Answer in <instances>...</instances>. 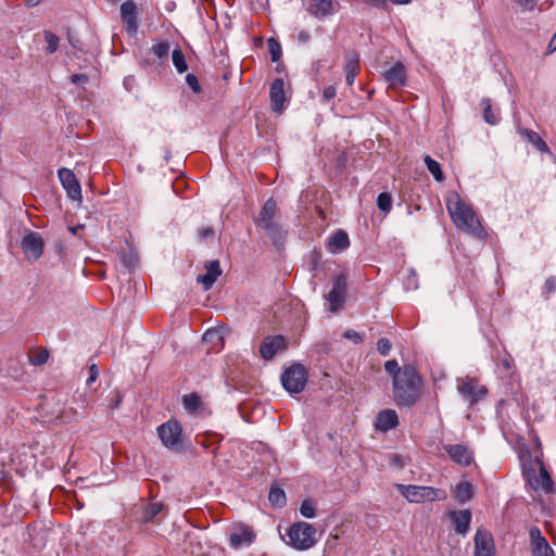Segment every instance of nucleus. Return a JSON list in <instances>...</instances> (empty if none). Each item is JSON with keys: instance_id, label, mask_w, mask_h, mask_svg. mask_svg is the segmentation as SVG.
I'll list each match as a JSON object with an SVG mask.
<instances>
[{"instance_id": "35", "label": "nucleus", "mask_w": 556, "mask_h": 556, "mask_svg": "<svg viewBox=\"0 0 556 556\" xmlns=\"http://www.w3.org/2000/svg\"><path fill=\"white\" fill-rule=\"evenodd\" d=\"M358 70L359 65L357 60L348 61L345 80L349 86H352L354 84Z\"/></svg>"}, {"instance_id": "1", "label": "nucleus", "mask_w": 556, "mask_h": 556, "mask_svg": "<svg viewBox=\"0 0 556 556\" xmlns=\"http://www.w3.org/2000/svg\"><path fill=\"white\" fill-rule=\"evenodd\" d=\"M386 371L392 376L393 400L399 407H413L421 397L424 378L415 366L406 364L400 367L395 359L384 363Z\"/></svg>"}, {"instance_id": "58", "label": "nucleus", "mask_w": 556, "mask_h": 556, "mask_svg": "<svg viewBox=\"0 0 556 556\" xmlns=\"http://www.w3.org/2000/svg\"><path fill=\"white\" fill-rule=\"evenodd\" d=\"M391 346H392V343L390 342L389 339L381 338L378 340L376 348H391Z\"/></svg>"}, {"instance_id": "53", "label": "nucleus", "mask_w": 556, "mask_h": 556, "mask_svg": "<svg viewBox=\"0 0 556 556\" xmlns=\"http://www.w3.org/2000/svg\"><path fill=\"white\" fill-rule=\"evenodd\" d=\"M390 463L397 468H403L405 465L403 457L399 454H393L390 457Z\"/></svg>"}, {"instance_id": "7", "label": "nucleus", "mask_w": 556, "mask_h": 556, "mask_svg": "<svg viewBox=\"0 0 556 556\" xmlns=\"http://www.w3.org/2000/svg\"><path fill=\"white\" fill-rule=\"evenodd\" d=\"M348 290V278L345 274H339L333 278L332 288L326 295L329 302V309L337 312L343 306Z\"/></svg>"}, {"instance_id": "22", "label": "nucleus", "mask_w": 556, "mask_h": 556, "mask_svg": "<svg viewBox=\"0 0 556 556\" xmlns=\"http://www.w3.org/2000/svg\"><path fill=\"white\" fill-rule=\"evenodd\" d=\"M350 245V238L344 230L334 231L328 240L327 250L336 254L338 252L344 251Z\"/></svg>"}, {"instance_id": "19", "label": "nucleus", "mask_w": 556, "mask_h": 556, "mask_svg": "<svg viewBox=\"0 0 556 556\" xmlns=\"http://www.w3.org/2000/svg\"><path fill=\"white\" fill-rule=\"evenodd\" d=\"M383 77L389 88L403 87L406 83L405 66L397 62L384 72Z\"/></svg>"}, {"instance_id": "41", "label": "nucleus", "mask_w": 556, "mask_h": 556, "mask_svg": "<svg viewBox=\"0 0 556 556\" xmlns=\"http://www.w3.org/2000/svg\"><path fill=\"white\" fill-rule=\"evenodd\" d=\"M182 403L187 409L197 410L201 404V399L198 394L190 393L184 395Z\"/></svg>"}, {"instance_id": "28", "label": "nucleus", "mask_w": 556, "mask_h": 556, "mask_svg": "<svg viewBox=\"0 0 556 556\" xmlns=\"http://www.w3.org/2000/svg\"><path fill=\"white\" fill-rule=\"evenodd\" d=\"M453 496L458 503L468 502L472 496L471 483L467 481L459 482L454 489Z\"/></svg>"}, {"instance_id": "45", "label": "nucleus", "mask_w": 556, "mask_h": 556, "mask_svg": "<svg viewBox=\"0 0 556 556\" xmlns=\"http://www.w3.org/2000/svg\"><path fill=\"white\" fill-rule=\"evenodd\" d=\"M343 337L350 340L355 345L364 343L363 336L359 332L352 329L344 331Z\"/></svg>"}, {"instance_id": "29", "label": "nucleus", "mask_w": 556, "mask_h": 556, "mask_svg": "<svg viewBox=\"0 0 556 556\" xmlns=\"http://www.w3.org/2000/svg\"><path fill=\"white\" fill-rule=\"evenodd\" d=\"M268 501L275 507H283L287 503L285 491L279 486H271L268 494Z\"/></svg>"}, {"instance_id": "2", "label": "nucleus", "mask_w": 556, "mask_h": 556, "mask_svg": "<svg viewBox=\"0 0 556 556\" xmlns=\"http://www.w3.org/2000/svg\"><path fill=\"white\" fill-rule=\"evenodd\" d=\"M446 208L457 229L483 239L486 232L473 207L465 202L457 192H451L446 198Z\"/></svg>"}, {"instance_id": "60", "label": "nucleus", "mask_w": 556, "mask_h": 556, "mask_svg": "<svg viewBox=\"0 0 556 556\" xmlns=\"http://www.w3.org/2000/svg\"><path fill=\"white\" fill-rule=\"evenodd\" d=\"M43 0H26V5L28 8H34L39 5Z\"/></svg>"}, {"instance_id": "48", "label": "nucleus", "mask_w": 556, "mask_h": 556, "mask_svg": "<svg viewBox=\"0 0 556 556\" xmlns=\"http://www.w3.org/2000/svg\"><path fill=\"white\" fill-rule=\"evenodd\" d=\"M501 365L506 369V370H510L513 368V365H514V361L513 358L510 357V355L507 353L506 350H504V353L503 355L501 356Z\"/></svg>"}, {"instance_id": "3", "label": "nucleus", "mask_w": 556, "mask_h": 556, "mask_svg": "<svg viewBox=\"0 0 556 556\" xmlns=\"http://www.w3.org/2000/svg\"><path fill=\"white\" fill-rule=\"evenodd\" d=\"M523 476L533 491L545 494L554 492L552 478L540 458H535L530 465H523Z\"/></svg>"}, {"instance_id": "6", "label": "nucleus", "mask_w": 556, "mask_h": 556, "mask_svg": "<svg viewBox=\"0 0 556 556\" xmlns=\"http://www.w3.org/2000/svg\"><path fill=\"white\" fill-rule=\"evenodd\" d=\"M308 372L301 363H293L281 374V383L290 394L301 393L307 383Z\"/></svg>"}, {"instance_id": "55", "label": "nucleus", "mask_w": 556, "mask_h": 556, "mask_svg": "<svg viewBox=\"0 0 556 556\" xmlns=\"http://www.w3.org/2000/svg\"><path fill=\"white\" fill-rule=\"evenodd\" d=\"M214 236V230L211 227H206L200 230V237L203 239L212 238Z\"/></svg>"}, {"instance_id": "46", "label": "nucleus", "mask_w": 556, "mask_h": 556, "mask_svg": "<svg viewBox=\"0 0 556 556\" xmlns=\"http://www.w3.org/2000/svg\"><path fill=\"white\" fill-rule=\"evenodd\" d=\"M366 4L380 9L388 10L390 0H364Z\"/></svg>"}, {"instance_id": "17", "label": "nucleus", "mask_w": 556, "mask_h": 556, "mask_svg": "<svg viewBox=\"0 0 556 556\" xmlns=\"http://www.w3.org/2000/svg\"><path fill=\"white\" fill-rule=\"evenodd\" d=\"M494 543L489 531L478 529L475 535V555L493 556Z\"/></svg>"}, {"instance_id": "34", "label": "nucleus", "mask_w": 556, "mask_h": 556, "mask_svg": "<svg viewBox=\"0 0 556 556\" xmlns=\"http://www.w3.org/2000/svg\"><path fill=\"white\" fill-rule=\"evenodd\" d=\"M481 105L483 106V119L485 123L490 125H495L498 122L497 116L494 114L491 105V101L488 98H483L481 100Z\"/></svg>"}, {"instance_id": "49", "label": "nucleus", "mask_w": 556, "mask_h": 556, "mask_svg": "<svg viewBox=\"0 0 556 556\" xmlns=\"http://www.w3.org/2000/svg\"><path fill=\"white\" fill-rule=\"evenodd\" d=\"M545 293L549 294L556 290V278L555 277H548L543 287Z\"/></svg>"}, {"instance_id": "14", "label": "nucleus", "mask_w": 556, "mask_h": 556, "mask_svg": "<svg viewBox=\"0 0 556 556\" xmlns=\"http://www.w3.org/2000/svg\"><path fill=\"white\" fill-rule=\"evenodd\" d=\"M231 336L232 331L227 326L220 325L207 329L202 336V342L211 348H223Z\"/></svg>"}, {"instance_id": "64", "label": "nucleus", "mask_w": 556, "mask_h": 556, "mask_svg": "<svg viewBox=\"0 0 556 556\" xmlns=\"http://www.w3.org/2000/svg\"><path fill=\"white\" fill-rule=\"evenodd\" d=\"M380 352H381V354H382L383 356H387V355H388L389 350L382 349V350H380Z\"/></svg>"}, {"instance_id": "39", "label": "nucleus", "mask_w": 556, "mask_h": 556, "mask_svg": "<svg viewBox=\"0 0 556 556\" xmlns=\"http://www.w3.org/2000/svg\"><path fill=\"white\" fill-rule=\"evenodd\" d=\"M300 513L305 518H314L316 516V505L314 501L309 498L304 500L300 506Z\"/></svg>"}, {"instance_id": "50", "label": "nucleus", "mask_w": 556, "mask_h": 556, "mask_svg": "<svg viewBox=\"0 0 556 556\" xmlns=\"http://www.w3.org/2000/svg\"><path fill=\"white\" fill-rule=\"evenodd\" d=\"M70 80L75 85H84L88 83L89 78L86 74H74L70 77Z\"/></svg>"}, {"instance_id": "33", "label": "nucleus", "mask_w": 556, "mask_h": 556, "mask_svg": "<svg viewBox=\"0 0 556 556\" xmlns=\"http://www.w3.org/2000/svg\"><path fill=\"white\" fill-rule=\"evenodd\" d=\"M172 61L178 73H185L188 70V64L182 51L177 48L172 52Z\"/></svg>"}, {"instance_id": "43", "label": "nucleus", "mask_w": 556, "mask_h": 556, "mask_svg": "<svg viewBox=\"0 0 556 556\" xmlns=\"http://www.w3.org/2000/svg\"><path fill=\"white\" fill-rule=\"evenodd\" d=\"M152 52L154 55H156L160 60H164L168 56L169 52V45L166 41L160 42L157 45H154L152 47Z\"/></svg>"}, {"instance_id": "56", "label": "nucleus", "mask_w": 556, "mask_h": 556, "mask_svg": "<svg viewBox=\"0 0 556 556\" xmlns=\"http://www.w3.org/2000/svg\"><path fill=\"white\" fill-rule=\"evenodd\" d=\"M260 352L264 359L269 361L275 356L277 350H260Z\"/></svg>"}, {"instance_id": "59", "label": "nucleus", "mask_w": 556, "mask_h": 556, "mask_svg": "<svg viewBox=\"0 0 556 556\" xmlns=\"http://www.w3.org/2000/svg\"><path fill=\"white\" fill-rule=\"evenodd\" d=\"M114 396H115V399H114L113 403L111 404V408H116L122 401V397L118 392H115Z\"/></svg>"}, {"instance_id": "36", "label": "nucleus", "mask_w": 556, "mask_h": 556, "mask_svg": "<svg viewBox=\"0 0 556 556\" xmlns=\"http://www.w3.org/2000/svg\"><path fill=\"white\" fill-rule=\"evenodd\" d=\"M377 206L381 212H383L384 214H388L392 207L391 194L388 192H381L377 199Z\"/></svg>"}, {"instance_id": "40", "label": "nucleus", "mask_w": 556, "mask_h": 556, "mask_svg": "<svg viewBox=\"0 0 556 556\" xmlns=\"http://www.w3.org/2000/svg\"><path fill=\"white\" fill-rule=\"evenodd\" d=\"M267 46H268V50H269V53H270L271 61L273 62H278L280 60V58H281V54H282L281 46L274 38H269L268 39Z\"/></svg>"}, {"instance_id": "30", "label": "nucleus", "mask_w": 556, "mask_h": 556, "mask_svg": "<svg viewBox=\"0 0 556 556\" xmlns=\"http://www.w3.org/2000/svg\"><path fill=\"white\" fill-rule=\"evenodd\" d=\"M27 358L34 366L45 365L49 359V350H28Z\"/></svg>"}, {"instance_id": "20", "label": "nucleus", "mask_w": 556, "mask_h": 556, "mask_svg": "<svg viewBox=\"0 0 556 556\" xmlns=\"http://www.w3.org/2000/svg\"><path fill=\"white\" fill-rule=\"evenodd\" d=\"M399 425V417L394 409H383L378 413L375 428L381 432H388Z\"/></svg>"}, {"instance_id": "61", "label": "nucleus", "mask_w": 556, "mask_h": 556, "mask_svg": "<svg viewBox=\"0 0 556 556\" xmlns=\"http://www.w3.org/2000/svg\"><path fill=\"white\" fill-rule=\"evenodd\" d=\"M68 40H70V43L74 47V48H78L80 49V47H78V40L77 39H73L70 35H68Z\"/></svg>"}, {"instance_id": "42", "label": "nucleus", "mask_w": 556, "mask_h": 556, "mask_svg": "<svg viewBox=\"0 0 556 556\" xmlns=\"http://www.w3.org/2000/svg\"><path fill=\"white\" fill-rule=\"evenodd\" d=\"M404 285L407 290H416L418 288V279L415 269H407V275L405 276L404 279Z\"/></svg>"}, {"instance_id": "27", "label": "nucleus", "mask_w": 556, "mask_h": 556, "mask_svg": "<svg viewBox=\"0 0 556 556\" xmlns=\"http://www.w3.org/2000/svg\"><path fill=\"white\" fill-rule=\"evenodd\" d=\"M254 535L251 530L242 529L238 532H233L230 534L229 541L230 545L235 548L240 547L243 544H250L253 540Z\"/></svg>"}, {"instance_id": "63", "label": "nucleus", "mask_w": 556, "mask_h": 556, "mask_svg": "<svg viewBox=\"0 0 556 556\" xmlns=\"http://www.w3.org/2000/svg\"><path fill=\"white\" fill-rule=\"evenodd\" d=\"M170 159V151L165 149V160L168 161Z\"/></svg>"}, {"instance_id": "52", "label": "nucleus", "mask_w": 556, "mask_h": 556, "mask_svg": "<svg viewBox=\"0 0 556 556\" xmlns=\"http://www.w3.org/2000/svg\"><path fill=\"white\" fill-rule=\"evenodd\" d=\"M337 94V90L333 86H328L324 89L323 98L325 101H330Z\"/></svg>"}, {"instance_id": "8", "label": "nucleus", "mask_w": 556, "mask_h": 556, "mask_svg": "<svg viewBox=\"0 0 556 556\" xmlns=\"http://www.w3.org/2000/svg\"><path fill=\"white\" fill-rule=\"evenodd\" d=\"M181 432V426L175 419H170L157 427L159 438L167 448H176L179 445Z\"/></svg>"}, {"instance_id": "9", "label": "nucleus", "mask_w": 556, "mask_h": 556, "mask_svg": "<svg viewBox=\"0 0 556 556\" xmlns=\"http://www.w3.org/2000/svg\"><path fill=\"white\" fill-rule=\"evenodd\" d=\"M307 12L317 20H325L340 10L337 0H309Z\"/></svg>"}, {"instance_id": "10", "label": "nucleus", "mask_w": 556, "mask_h": 556, "mask_svg": "<svg viewBox=\"0 0 556 556\" xmlns=\"http://www.w3.org/2000/svg\"><path fill=\"white\" fill-rule=\"evenodd\" d=\"M21 248L27 258L36 261L43 253L45 242L40 233L29 231L22 239Z\"/></svg>"}, {"instance_id": "15", "label": "nucleus", "mask_w": 556, "mask_h": 556, "mask_svg": "<svg viewBox=\"0 0 556 556\" xmlns=\"http://www.w3.org/2000/svg\"><path fill=\"white\" fill-rule=\"evenodd\" d=\"M531 552L533 556H555L554 551L547 540L542 535L538 527H532L529 531Z\"/></svg>"}, {"instance_id": "13", "label": "nucleus", "mask_w": 556, "mask_h": 556, "mask_svg": "<svg viewBox=\"0 0 556 556\" xmlns=\"http://www.w3.org/2000/svg\"><path fill=\"white\" fill-rule=\"evenodd\" d=\"M457 390L459 394L470 404L478 402L482 396L486 394L485 387H479L476 379L466 378L458 382Z\"/></svg>"}, {"instance_id": "18", "label": "nucleus", "mask_w": 556, "mask_h": 556, "mask_svg": "<svg viewBox=\"0 0 556 556\" xmlns=\"http://www.w3.org/2000/svg\"><path fill=\"white\" fill-rule=\"evenodd\" d=\"M444 450L451 459L458 465L469 466L473 460L471 451L464 444L445 445Z\"/></svg>"}, {"instance_id": "51", "label": "nucleus", "mask_w": 556, "mask_h": 556, "mask_svg": "<svg viewBox=\"0 0 556 556\" xmlns=\"http://www.w3.org/2000/svg\"><path fill=\"white\" fill-rule=\"evenodd\" d=\"M525 10H533L536 5V0H513Z\"/></svg>"}, {"instance_id": "24", "label": "nucleus", "mask_w": 556, "mask_h": 556, "mask_svg": "<svg viewBox=\"0 0 556 556\" xmlns=\"http://www.w3.org/2000/svg\"><path fill=\"white\" fill-rule=\"evenodd\" d=\"M519 135L534 146L542 153H551V150L541 136L528 128H518Z\"/></svg>"}, {"instance_id": "26", "label": "nucleus", "mask_w": 556, "mask_h": 556, "mask_svg": "<svg viewBox=\"0 0 556 556\" xmlns=\"http://www.w3.org/2000/svg\"><path fill=\"white\" fill-rule=\"evenodd\" d=\"M276 207H277L276 201L274 199H271V198L268 199L264 203V205H263V207H262V210H261V212L258 214V217L256 219V224L260 226L262 224L273 222L275 213H276Z\"/></svg>"}, {"instance_id": "11", "label": "nucleus", "mask_w": 556, "mask_h": 556, "mask_svg": "<svg viewBox=\"0 0 556 556\" xmlns=\"http://www.w3.org/2000/svg\"><path fill=\"white\" fill-rule=\"evenodd\" d=\"M121 18L129 35H136L139 27V11L134 0H127L121 4Z\"/></svg>"}, {"instance_id": "38", "label": "nucleus", "mask_w": 556, "mask_h": 556, "mask_svg": "<svg viewBox=\"0 0 556 556\" xmlns=\"http://www.w3.org/2000/svg\"><path fill=\"white\" fill-rule=\"evenodd\" d=\"M45 39L47 41L46 51L51 54L59 48L60 38L50 30H45Z\"/></svg>"}, {"instance_id": "5", "label": "nucleus", "mask_w": 556, "mask_h": 556, "mask_svg": "<svg viewBox=\"0 0 556 556\" xmlns=\"http://www.w3.org/2000/svg\"><path fill=\"white\" fill-rule=\"evenodd\" d=\"M396 488L401 495L410 503L443 501L447 496L443 489L432 486L397 484Z\"/></svg>"}, {"instance_id": "57", "label": "nucleus", "mask_w": 556, "mask_h": 556, "mask_svg": "<svg viewBox=\"0 0 556 556\" xmlns=\"http://www.w3.org/2000/svg\"><path fill=\"white\" fill-rule=\"evenodd\" d=\"M554 51H556V33L553 35L552 39H551V40H549V42H548L546 53H547V54H551V53H553Z\"/></svg>"}, {"instance_id": "37", "label": "nucleus", "mask_w": 556, "mask_h": 556, "mask_svg": "<svg viewBox=\"0 0 556 556\" xmlns=\"http://www.w3.org/2000/svg\"><path fill=\"white\" fill-rule=\"evenodd\" d=\"M287 341L283 336L267 337L260 348H286Z\"/></svg>"}, {"instance_id": "23", "label": "nucleus", "mask_w": 556, "mask_h": 556, "mask_svg": "<svg viewBox=\"0 0 556 556\" xmlns=\"http://www.w3.org/2000/svg\"><path fill=\"white\" fill-rule=\"evenodd\" d=\"M450 518L454 522L455 531L458 534L465 535L468 532L470 521H471V513L469 509H464V510H459V511H451Z\"/></svg>"}, {"instance_id": "62", "label": "nucleus", "mask_w": 556, "mask_h": 556, "mask_svg": "<svg viewBox=\"0 0 556 556\" xmlns=\"http://www.w3.org/2000/svg\"><path fill=\"white\" fill-rule=\"evenodd\" d=\"M412 0H390V2L394 3V4H407L409 3Z\"/></svg>"}, {"instance_id": "21", "label": "nucleus", "mask_w": 556, "mask_h": 556, "mask_svg": "<svg viewBox=\"0 0 556 556\" xmlns=\"http://www.w3.org/2000/svg\"><path fill=\"white\" fill-rule=\"evenodd\" d=\"M206 273L198 276V282L203 285L204 290H210L217 278L222 275L218 261H211L205 266Z\"/></svg>"}, {"instance_id": "32", "label": "nucleus", "mask_w": 556, "mask_h": 556, "mask_svg": "<svg viewBox=\"0 0 556 556\" xmlns=\"http://www.w3.org/2000/svg\"><path fill=\"white\" fill-rule=\"evenodd\" d=\"M266 232V235L276 243L278 240L282 238V230L278 224L274 220L269 223H265L260 225Z\"/></svg>"}, {"instance_id": "25", "label": "nucleus", "mask_w": 556, "mask_h": 556, "mask_svg": "<svg viewBox=\"0 0 556 556\" xmlns=\"http://www.w3.org/2000/svg\"><path fill=\"white\" fill-rule=\"evenodd\" d=\"M165 506L162 503H149L142 507L141 521L143 523H153L156 517L162 514Z\"/></svg>"}, {"instance_id": "47", "label": "nucleus", "mask_w": 556, "mask_h": 556, "mask_svg": "<svg viewBox=\"0 0 556 556\" xmlns=\"http://www.w3.org/2000/svg\"><path fill=\"white\" fill-rule=\"evenodd\" d=\"M98 376H99L98 366L96 364H91L89 366V377L86 381L87 386H91L98 379Z\"/></svg>"}, {"instance_id": "12", "label": "nucleus", "mask_w": 556, "mask_h": 556, "mask_svg": "<svg viewBox=\"0 0 556 556\" xmlns=\"http://www.w3.org/2000/svg\"><path fill=\"white\" fill-rule=\"evenodd\" d=\"M58 176H59V179L63 186V188L66 190V193L68 195L70 199L76 201V200H81V187H80V184L78 181V179L76 178L75 174L73 173V170L68 169V168H60L58 170Z\"/></svg>"}, {"instance_id": "31", "label": "nucleus", "mask_w": 556, "mask_h": 556, "mask_svg": "<svg viewBox=\"0 0 556 556\" xmlns=\"http://www.w3.org/2000/svg\"><path fill=\"white\" fill-rule=\"evenodd\" d=\"M424 161H425V164H426L428 170L432 174L433 178L437 181H443L444 175H443L440 164L435 160H433L430 155H426L424 157Z\"/></svg>"}, {"instance_id": "44", "label": "nucleus", "mask_w": 556, "mask_h": 556, "mask_svg": "<svg viewBox=\"0 0 556 556\" xmlns=\"http://www.w3.org/2000/svg\"><path fill=\"white\" fill-rule=\"evenodd\" d=\"M186 83L194 93L199 94L202 91V87L198 80V77L194 74H187Z\"/></svg>"}, {"instance_id": "4", "label": "nucleus", "mask_w": 556, "mask_h": 556, "mask_svg": "<svg viewBox=\"0 0 556 556\" xmlns=\"http://www.w3.org/2000/svg\"><path fill=\"white\" fill-rule=\"evenodd\" d=\"M287 543L299 551H306L316 543V529L307 522L293 523L288 533Z\"/></svg>"}, {"instance_id": "54", "label": "nucleus", "mask_w": 556, "mask_h": 556, "mask_svg": "<svg viewBox=\"0 0 556 556\" xmlns=\"http://www.w3.org/2000/svg\"><path fill=\"white\" fill-rule=\"evenodd\" d=\"M311 40V34L307 30H300L298 33V41L301 43H307Z\"/></svg>"}, {"instance_id": "16", "label": "nucleus", "mask_w": 556, "mask_h": 556, "mask_svg": "<svg viewBox=\"0 0 556 556\" xmlns=\"http://www.w3.org/2000/svg\"><path fill=\"white\" fill-rule=\"evenodd\" d=\"M270 108L276 113L283 111L286 102L285 80L282 78H275L269 88Z\"/></svg>"}]
</instances>
